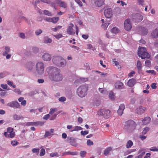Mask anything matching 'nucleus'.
<instances>
[{
  "label": "nucleus",
  "instance_id": "obj_25",
  "mask_svg": "<svg viewBox=\"0 0 158 158\" xmlns=\"http://www.w3.org/2000/svg\"><path fill=\"white\" fill-rule=\"evenodd\" d=\"M152 35L153 38L158 37V28H156L152 33Z\"/></svg>",
  "mask_w": 158,
  "mask_h": 158
},
{
  "label": "nucleus",
  "instance_id": "obj_21",
  "mask_svg": "<svg viewBox=\"0 0 158 158\" xmlns=\"http://www.w3.org/2000/svg\"><path fill=\"white\" fill-rule=\"evenodd\" d=\"M146 110V108L142 106H140L137 109V113L138 114H142Z\"/></svg>",
  "mask_w": 158,
  "mask_h": 158
},
{
  "label": "nucleus",
  "instance_id": "obj_63",
  "mask_svg": "<svg viewBox=\"0 0 158 158\" xmlns=\"http://www.w3.org/2000/svg\"><path fill=\"white\" fill-rule=\"evenodd\" d=\"M51 135V134L50 133L49 131H47L45 133L44 135V137H46L48 136Z\"/></svg>",
  "mask_w": 158,
  "mask_h": 158
},
{
  "label": "nucleus",
  "instance_id": "obj_29",
  "mask_svg": "<svg viewBox=\"0 0 158 158\" xmlns=\"http://www.w3.org/2000/svg\"><path fill=\"white\" fill-rule=\"evenodd\" d=\"M34 66V64L31 62H29L27 64V66L28 69L29 70L32 69Z\"/></svg>",
  "mask_w": 158,
  "mask_h": 158
},
{
  "label": "nucleus",
  "instance_id": "obj_49",
  "mask_svg": "<svg viewBox=\"0 0 158 158\" xmlns=\"http://www.w3.org/2000/svg\"><path fill=\"white\" fill-rule=\"evenodd\" d=\"M145 64L146 66L149 67L151 65V62L149 60H147L145 62Z\"/></svg>",
  "mask_w": 158,
  "mask_h": 158
},
{
  "label": "nucleus",
  "instance_id": "obj_45",
  "mask_svg": "<svg viewBox=\"0 0 158 158\" xmlns=\"http://www.w3.org/2000/svg\"><path fill=\"white\" fill-rule=\"evenodd\" d=\"M87 145L89 146L93 145L94 144L93 142L91 141L90 139L87 140Z\"/></svg>",
  "mask_w": 158,
  "mask_h": 158
},
{
  "label": "nucleus",
  "instance_id": "obj_57",
  "mask_svg": "<svg viewBox=\"0 0 158 158\" xmlns=\"http://www.w3.org/2000/svg\"><path fill=\"white\" fill-rule=\"evenodd\" d=\"M135 73V72L134 71H132L130 73H129L128 75V76L129 77H132L134 75Z\"/></svg>",
  "mask_w": 158,
  "mask_h": 158
},
{
  "label": "nucleus",
  "instance_id": "obj_31",
  "mask_svg": "<svg viewBox=\"0 0 158 158\" xmlns=\"http://www.w3.org/2000/svg\"><path fill=\"white\" fill-rule=\"evenodd\" d=\"M133 144V143L132 141L131 140H129L127 142L126 145V148H130L132 146Z\"/></svg>",
  "mask_w": 158,
  "mask_h": 158
},
{
  "label": "nucleus",
  "instance_id": "obj_38",
  "mask_svg": "<svg viewBox=\"0 0 158 158\" xmlns=\"http://www.w3.org/2000/svg\"><path fill=\"white\" fill-rule=\"evenodd\" d=\"M41 148V147H40V148H34L32 150V152L35 153H38V154L39 153V151L40 150Z\"/></svg>",
  "mask_w": 158,
  "mask_h": 158
},
{
  "label": "nucleus",
  "instance_id": "obj_44",
  "mask_svg": "<svg viewBox=\"0 0 158 158\" xmlns=\"http://www.w3.org/2000/svg\"><path fill=\"white\" fill-rule=\"evenodd\" d=\"M149 130V128L148 127L145 128L142 131V134L144 135Z\"/></svg>",
  "mask_w": 158,
  "mask_h": 158
},
{
  "label": "nucleus",
  "instance_id": "obj_56",
  "mask_svg": "<svg viewBox=\"0 0 158 158\" xmlns=\"http://www.w3.org/2000/svg\"><path fill=\"white\" fill-rule=\"evenodd\" d=\"M81 135H87L88 133V131H82L81 132Z\"/></svg>",
  "mask_w": 158,
  "mask_h": 158
},
{
  "label": "nucleus",
  "instance_id": "obj_54",
  "mask_svg": "<svg viewBox=\"0 0 158 158\" xmlns=\"http://www.w3.org/2000/svg\"><path fill=\"white\" fill-rule=\"evenodd\" d=\"M109 24L110 23H106L102 25V28L104 29L108 27Z\"/></svg>",
  "mask_w": 158,
  "mask_h": 158
},
{
  "label": "nucleus",
  "instance_id": "obj_37",
  "mask_svg": "<svg viewBox=\"0 0 158 158\" xmlns=\"http://www.w3.org/2000/svg\"><path fill=\"white\" fill-rule=\"evenodd\" d=\"M40 149L41 150L40 154V156H43L45 155V149L42 148V147Z\"/></svg>",
  "mask_w": 158,
  "mask_h": 158
},
{
  "label": "nucleus",
  "instance_id": "obj_48",
  "mask_svg": "<svg viewBox=\"0 0 158 158\" xmlns=\"http://www.w3.org/2000/svg\"><path fill=\"white\" fill-rule=\"evenodd\" d=\"M7 84L9 85L10 86H12L14 88H15L16 87L15 85H14L13 83L10 81H8Z\"/></svg>",
  "mask_w": 158,
  "mask_h": 158
},
{
  "label": "nucleus",
  "instance_id": "obj_46",
  "mask_svg": "<svg viewBox=\"0 0 158 158\" xmlns=\"http://www.w3.org/2000/svg\"><path fill=\"white\" fill-rule=\"evenodd\" d=\"M19 142L16 140H14L11 142V144L13 146H16L19 144Z\"/></svg>",
  "mask_w": 158,
  "mask_h": 158
},
{
  "label": "nucleus",
  "instance_id": "obj_26",
  "mask_svg": "<svg viewBox=\"0 0 158 158\" xmlns=\"http://www.w3.org/2000/svg\"><path fill=\"white\" fill-rule=\"evenodd\" d=\"M150 118L149 117H147L142 120V122L144 125H146L149 123L150 121Z\"/></svg>",
  "mask_w": 158,
  "mask_h": 158
},
{
  "label": "nucleus",
  "instance_id": "obj_19",
  "mask_svg": "<svg viewBox=\"0 0 158 158\" xmlns=\"http://www.w3.org/2000/svg\"><path fill=\"white\" fill-rule=\"evenodd\" d=\"M136 82V81L135 79H131L128 81L127 85L129 86L132 87L135 84Z\"/></svg>",
  "mask_w": 158,
  "mask_h": 158
},
{
  "label": "nucleus",
  "instance_id": "obj_33",
  "mask_svg": "<svg viewBox=\"0 0 158 158\" xmlns=\"http://www.w3.org/2000/svg\"><path fill=\"white\" fill-rule=\"evenodd\" d=\"M59 19V17H53L51 18V22L53 23H56L58 21Z\"/></svg>",
  "mask_w": 158,
  "mask_h": 158
},
{
  "label": "nucleus",
  "instance_id": "obj_47",
  "mask_svg": "<svg viewBox=\"0 0 158 158\" xmlns=\"http://www.w3.org/2000/svg\"><path fill=\"white\" fill-rule=\"evenodd\" d=\"M42 32V31L40 29H39L35 31V34L38 35L41 34Z\"/></svg>",
  "mask_w": 158,
  "mask_h": 158
},
{
  "label": "nucleus",
  "instance_id": "obj_52",
  "mask_svg": "<svg viewBox=\"0 0 158 158\" xmlns=\"http://www.w3.org/2000/svg\"><path fill=\"white\" fill-rule=\"evenodd\" d=\"M33 52L35 53H37L39 52V48L37 47H35L32 48Z\"/></svg>",
  "mask_w": 158,
  "mask_h": 158
},
{
  "label": "nucleus",
  "instance_id": "obj_4",
  "mask_svg": "<svg viewBox=\"0 0 158 158\" xmlns=\"http://www.w3.org/2000/svg\"><path fill=\"white\" fill-rule=\"evenodd\" d=\"M136 124L132 120H128L125 122L124 127L125 129L129 131H133L135 129Z\"/></svg>",
  "mask_w": 158,
  "mask_h": 158
},
{
  "label": "nucleus",
  "instance_id": "obj_1",
  "mask_svg": "<svg viewBox=\"0 0 158 158\" xmlns=\"http://www.w3.org/2000/svg\"><path fill=\"white\" fill-rule=\"evenodd\" d=\"M46 70L51 81H60L63 79V76L60 73V69L57 68L50 66L47 68Z\"/></svg>",
  "mask_w": 158,
  "mask_h": 158
},
{
  "label": "nucleus",
  "instance_id": "obj_10",
  "mask_svg": "<svg viewBox=\"0 0 158 158\" xmlns=\"http://www.w3.org/2000/svg\"><path fill=\"white\" fill-rule=\"evenodd\" d=\"M124 27L125 29L127 31L130 30L131 28V23L129 19H127L125 21Z\"/></svg>",
  "mask_w": 158,
  "mask_h": 158
},
{
  "label": "nucleus",
  "instance_id": "obj_35",
  "mask_svg": "<svg viewBox=\"0 0 158 158\" xmlns=\"http://www.w3.org/2000/svg\"><path fill=\"white\" fill-rule=\"evenodd\" d=\"M62 27V26H58L54 28H52V30L53 31L56 32L61 29Z\"/></svg>",
  "mask_w": 158,
  "mask_h": 158
},
{
  "label": "nucleus",
  "instance_id": "obj_11",
  "mask_svg": "<svg viewBox=\"0 0 158 158\" xmlns=\"http://www.w3.org/2000/svg\"><path fill=\"white\" fill-rule=\"evenodd\" d=\"M105 16L106 18H111L112 15V10L111 8H106L104 10V12Z\"/></svg>",
  "mask_w": 158,
  "mask_h": 158
},
{
  "label": "nucleus",
  "instance_id": "obj_27",
  "mask_svg": "<svg viewBox=\"0 0 158 158\" xmlns=\"http://www.w3.org/2000/svg\"><path fill=\"white\" fill-rule=\"evenodd\" d=\"M137 67L138 70V72L139 73L142 68V65L140 61L138 60L137 62Z\"/></svg>",
  "mask_w": 158,
  "mask_h": 158
},
{
  "label": "nucleus",
  "instance_id": "obj_62",
  "mask_svg": "<svg viewBox=\"0 0 158 158\" xmlns=\"http://www.w3.org/2000/svg\"><path fill=\"white\" fill-rule=\"evenodd\" d=\"M56 3L55 2V1H54V2H52L51 3V6L52 7H53L55 10L56 9Z\"/></svg>",
  "mask_w": 158,
  "mask_h": 158
},
{
  "label": "nucleus",
  "instance_id": "obj_20",
  "mask_svg": "<svg viewBox=\"0 0 158 158\" xmlns=\"http://www.w3.org/2000/svg\"><path fill=\"white\" fill-rule=\"evenodd\" d=\"M123 83L120 81H117L114 84V86L116 88L122 89L123 88Z\"/></svg>",
  "mask_w": 158,
  "mask_h": 158
},
{
  "label": "nucleus",
  "instance_id": "obj_39",
  "mask_svg": "<svg viewBox=\"0 0 158 158\" xmlns=\"http://www.w3.org/2000/svg\"><path fill=\"white\" fill-rule=\"evenodd\" d=\"M44 14L46 15L49 16H51L52 15L51 13L48 10H44Z\"/></svg>",
  "mask_w": 158,
  "mask_h": 158
},
{
  "label": "nucleus",
  "instance_id": "obj_43",
  "mask_svg": "<svg viewBox=\"0 0 158 158\" xmlns=\"http://www.w3.org/2000/svg\"><path fill=\"white\" fill-rule=\"evenodd\" d=\"M116 59H114L113 60V62H114L113 64H114L117 67H119V64L118 62L116 60Z\"/></svg>",
  "mask_w": 158,
  "mask_h": 158
},
{
  "label": "nucleus",
  "instance_id": "obj_64",
  "mask_svg": "<svg viewBox=\"0 0 158 158\" xmlns=\"http://www.w3.org/2000/svg\"><path fill=\"white\" fill-rule=\"evenodd\" d=\"M139 5H143L144 2L143 0H137Z\"/></svg>",
  "mask_w": 158,
  "mask_h": 158
},
{
  "label": "nucleus",
  "instance_id": "obj_17",
  "mask_svg": "<svg viewBox=\"0 0 158 158\" xmlns=\"http://www.w3.org/2000/svg\"><path fill=\"white\" fill-rule=\"evenodd\" d=\"M125 109V105L124 104H121L117 110V113L119 115H121L123 113V111Z\"/></svg>",
  "mask_w": 158,
  "mask_h": 158
},
{
  "label": "nucleus",
  "instance_id": "obj_9",
  "mask_svg": "<svg viewBox=\"0 0 158 158\" xmlns=\"http://www.w3.org/2000/svg\"><path fill=\"white\" fill-rule=\"evenodd\" d=\"M67 141L73 146L76 147L78 145L76 140L74 138L69 136L67 138Z\"/></svg>",
  "mask_w": 158,
  "mask_h": 158
},
{
  "label": "nucleus",
  "instance_id": "obj_58",
  "mask_svg": "<svg viewBox=\"0 0 158 158\" xmlns=\"http://www.w3.org/2000/svg\"><path fill=\"white\" fill-rule=\"evenodd\" d=\"M150 150L152 151H158V149L156 147H152L151 148Z\"/></svg>",
  "mask_w": 158,
  "mask_h": 158
},
{
  "label": "nucleus",
  "instance_id": "obj_5",
  "mask_svg": "<svg viewBox=\"0 0 158 158\" xmlns=\"http://www.w3.org/2000/svg\"><path fill=\"white\" fill-rule=\"evenodd\" d=\"M5 136L7 138H13L15 135V133L14 131V129L11 127H9L7 129V131L4 133Z\"/></svg>",
  "mask_w": 158,
  "mask_h": 158
},
{
  "label": "nucleus",
  "instance_id": "obj_51",
  "mask_svg": "<svg viewBox=\"0 0 158 158\" xmlns=\"http://www.w3.org/2000/svg\"><path fill=\"white\" fill-rule=\"evenodd\" d=\"M69 155H75L78 154V152H68Z\"/></svg>",
  "mask_w": 158,
  "mask_h": 158
},
{
  "label": "nucleus",
  "instance_id": "obj_3",
  "mask_svg": "<svg viewBox=\"0 0 158 158\" xmlns=\"http://www.w3.org/2000/svg\"><path fill=\"white\" fill-rule=\"evenodd\" d=\"M138 54L142 59H148L150 57L149 53L147 52L146 49L143 47H140L138 49Z\"/></svg>",
  "mask_w": 158,
  "mask_h": 158
},
{
  "label": "nucleus",
  "instance_id": "obj_30",
  "mask_svg": "<svg viewBox=\"0 0 158 158\" xmlns=\"http://www.w3.org/2000/svg\"><path fill=\"white\" fill-rule=\"evenodd\" d=\"M44 124V122L43 121H38L34 122V125L37 126H42Z\"/></svg>",
  "mask_w": 158,
  "mask_h": 158
},
{
  "label": "nucleus",
  "instance_id": "obj_50",
  "mask_svg": "<svg viewBox=\"0 0 158 158\" xmlns=\"http://www.w3.org/2000/svg\"><path fill=\"white\" fill-rule=\"evenodd\" d=\"M54 36L56 39L58 40H59L60 38H62L63 36V35L60 34L54 35Z\"/></svg>",
  "mask_w": 158,
  "mask_h": 158
},
{
  "label": "nucleus",
  "instance_id": "obj_16",
  "mask_svg": "<svg viewBox=\"0 0 158 158\" xmlns=\"http://www.w3.org/2000/svg\"><path fill=\"white\" fill-rule=\"evenodd\" d=\"M148 33L147 29L143 27H141L139 28V33L142 35H145Z\"/></svg>",
  "mask_w": 158,
  "mask_h": 158
},
{
  "label": "nucleus",
  "instance_id": "obj_13",
  "mask_svg": "<svg viewBox=\"0 0 158 158\" xmlns=\"http://www.w3.org/2000/svg\"><path fill=\"white\" fill-rule=\"evenodd\" d=\"M61 59L62 57L57 56L53 58L52 61L54 64L58 66Z\"/></svg>",
  "mask_w": 158,
  "mask_h": 158
},
{
  "label": "nucleus",
  "instance_id": "obj_8",
  "mask_svg": "<svg viewBox=\"0 0 158 158\" xmlns=\"http://www.w3.org/2000/svg\"><path fill=\"white\" fill-rule=\"evenodd\" d=\"M7 106L15 108H20V104L16 101H13L7 104Z\"/></svg>",
  "mask_w": 158,
  "mask_h": 158
},
{
  "label": "nucleus",
  "instance_id": "obj_15",
  "mask_svg": "<svg viewBox=\"0 0 158 158\" xmlns=\"http://www.w3.org/2000/svg\"><path fill=\"white\" fill-rule=\"evenodd\" d=\"M55 2L58 4L60 7L65 8L67 7V4L64 1L61 0H55Z\"/></svg>",
  "mask_w": 158,
  "mask_h": 158
},
{
  "label": "nucleus",
  "instance_id": "obj_60",
  "mask_svg": "<svg viewBox=\"0 0 158 158\" xmlns=\"http://www.w3.org/2000/svg\"><path fill=\"white\" fill-rule=\"evenodd\" d=\"M87 81V78H81L80 79V81H81V82H85Z\"/></svg>",
  "mask_w": 158,
  "mask_h": 158
},
{
  "label": "nucleus",
  "instance_id": "obj_24",
  "mask_svg": "<svg viewBox=\"0 0 158 158\" xmlns=\"http://www.w3.org/2000/svg\"><path fill=\"white\" fill-rule=\"evenodd\" d=\"M66 64V60L62 57V59L61 60V61H60L59 64L58 65V66L63 67L65 66Z\"/></svg>",
  "mask_w": 158,
  "mask_h": 158
},
{
  "label": "nucleus",
  "instance_id": "obj_12",
  "mask_svg": "<svg viewBox=\"0 0 158 158\" xmlns=\"http://www.w3.org/2000/svg\"><path fill=\"white\" fill-rule=\"evenodd\" d=\"M119 31V30L117 27H114L111 29L110 32H108L106 33V35L107 37L110 38L112 37V35H110L111 33L116 34L118 33Z\"/></svg>",
  "mask_w": 158,
  "mask_h": 158
},
{
  "label": "nucleus",
  "instance_id": "obj_59",
  "mask_svg": "<svg viewBox=\"0 0 158 158\" xmlns=\"http://www.w3.org/2000/svg\"><path fill=\"white\" fill-rule=\"evenodd\" d=\"M75 1L80 6H82V2L80 0H75Z\"/></svg>",
  "mask_w": 158,
  "mask_h": 158
},
{
  "label": "nucleus",
  "instance_id": "obj_40",
  "mask_svg": "<svg viewBox=\"0 0 158 158\" xmlns=\"http://www.w3.org/2000/svg\"><path fill=\"white\" fill-rule=\"evenodd\" d=\"M57 111V109L56 108H51L50 110V111L49 113L50 114H52L54 113Z\"/></svg>",
  "mask_w": 158,
  "mask_h": 158
},
{
  "label": "nucleus",
  "instance_id": "obj_6",
  "mask_svg": "<svg viewBox=\"0 0 158 158\" xmlns=\"http://www.w3.org/2000/svg\"><path fill=\"white\" fill-rule=\"evenodd\" d=\"M97 114L99 115L103 116L104 118L107 119L109 118L111 116V113L109 110L100 109L98 111Z\"/></svg>",
  "mask_w": 158,
  "mask_h": 158
},
{
  "label": "nucleus",
  "instance_id": "obj_41",
  "mask_svg": "<svg viewBox=\"0 0 158 158\" xmlns=\"http://www.w3.org/2000/svg\"><path fill=\"white\" fill-rule=\"evenodd\" d=\"M86 152L85 151H81L80 153V156L82 158H83L85 156L86 154Z\"/></svg>",
  "mask_w": 158,
  "mask_h": 158
},
{
  "label": "nucleus",
  "instance_id": "obj_61",
  "mask_svg": "<svg viewBox=\"0 0 158 158\" xmlns=\"http://www.w3.org/2000/svg\"><path fill=\"white\" fill-rule=\"evenodd\" d=\"M6 76V74L5 73H0V79L3 78Z\"/></svg>",
  "mask_w": 158,
  "mask_h": 158
},
{
  "label": "nucleus",
  "instance_id": "obj_2",
  "mask_svg": "<svg viewBox=\"0 0 158 158\" xmlns=\"http://www.w3.org/2000/svg\"><path fill=\"white\" fill-rule=\"evenodd\" d=\"M88 87L87 85H83L80 86L77 89V92L78 95L83 98L87 95Z\"/></svg>",
  "mask_w": 158,
  "mask_h": 158
},
{
  "label": "nucleus",
  "instance_id": "obj_34",
  "mask_svg": "<svg viewBox=\"0 0 158 158\" xmlns=\"http://www.w3.org/2000/svg\"><path fill=\"white\" fill-rule=\"evenodd\" d=\"M109 97L110 99L114 100L115 99V95L114 94V93L111 91L109 93Z\"/></svg>",
  "mask_w": 158,
  "mask_h": 158
},
{
  "label": "nucleus",
  "instance_id": "obj_28",
  "mask_svg": "<svg viewBox=\"0 0 158 158\" xmlns=\"http://www.w3.org/2000/svg\"><path fill=\"white\" fill-rule=\"evenodd\" d=\"M112 150V148L111 147H109L106 148L104 152V155L106 156L108 155L110 153V152Z\"/></svg>",
  "mask_w": 158,
  "mask_h": 158
},
{
  "label": "nucleus",
  "instance_id": "obj_32",
  "mask_svg": "<svg viewBox=\"0 0 158 158\" xmlns=\"http://www.w3.org/2000/svg\"><path fill=\"white\" fill-rule=\"evenodd\" d=\"M5 51L3 53L4 56L6 55L10 52V48L8 47H5Z\"/></svg>",
  "mask_w": 158,
  "mask_h": 158
},
{
  "label": "nucleus",
  "instance_id": "obj_36",
  "mask_svg": "<svg viewBox=\"0 0 158 158\" xmlns=\"http://www.w3.org/2000/svg\"><path fill=\"white\" fill-rule=\"evenodd\" d=\"M82 129L81 127L80 126H76L74 127V129L73 130H71V132L73 131H78L81 130Z\"/></svg>",
  "mask_w": 158,
  "mask_h": 158
},
{
  "label": "nucleus",
  "instance_id": "obj_55",
  "mask_svg": "<svg viewBox=\"0 0 158 158\" xmlns=\"http://www.w3.org/2000/svg\"><path fill=\"white\" fill-rule=\"evenodd\" d=\"M50 115L49 114L45 115L43 117V119L45 120H47L50 117Z\"/></svg>",
  "mask_w": 158,
  "mask_h": 158
},
{
  "label": "nucleus",
  "instance_id": "obj_14",
  "mask_svg": "<svg viewBox=\"0 0 158 158\" xmlns=\"http://www.w3.org/2000/svg\"><path fill=\"white\" fill-rule=\"evenodd\" d=\"M74 25L73 23H71L67 29L66 32L69 35H72L75 34V32L73 31V27Z\"/></svg>",
  "mask_w": 158,
  "mask_h": 158
},
{
  "label": "nucleus",
  "instance_id": "obj_23",
  "mask_svg": "<svg viewBox=\"0 0 158 158\" xmlns=\"http://www.w3.org/2000/svg\"><path fill=\"white\" fill-rule=\"evenodd\" d=\"M133 16L135 17L137 21H140L143 20V16L140 14L138 13L135 14L133 15Z\"/></svg>",
  "mask_w": 158,
  "mask_h": 158
},
{
  "label": "nucleus",
  "instance_id": "obj_7",
  "mask_svg": "<svg viewBox=\"0 0 158 158\" xmlns=\"http://www.w3.org/2000/svg\"><path fill=\"white\" fill-rule=\"evenodd\" d=\"M36 70L38 73L40 75L43 74L44 69V64L41 62H39L37 63L36 65Z\"/></svg>",
  "mask_w": 158,
  "mask_h": 158
},
{
  "label": "nucleus",
  "instance_id": "obj_22",
  "mask_svg": "<svg viewBox=\"0 0 158 158\" xmlns=\"http://www.w3.org/2000/svg\"><path fill=\"white\" fill-rule=\"evenodd\" d=\"M94 3L95 5L98 7L102 6L104 3L102 0H96Z\"/></svg>",
  "mask_w": 158,
  "mask_h": 158
},
{
  "label": "nucleus",
  "instance_id": "obj_53",
  "mask_svg": "<svg viewBox=\"0 0 158 158\" xmlns=\"http://www.w3.org/2000/svg\"><path fill=\"white\" fill-rule=\"evenodd\" d=\"M66 98L64 97H62L59 98V100L61 102H63L65 101Z\"/></svg>",
  "mask_w": 158,
  "mask_h": 158
},
{
  "label": "nucleus",
  "instance_id": "obj_42",
  "mask_svg": "<svg viewBox=\"0 0 158 158\" xmlns=\"http://www.w3.org/2000/svg\"><path fill=\"white\" fill-rule=\"evenodd\" d=\"M13 118L14 119L19 120L21 118V117L16 114H15L13 115Z\"/></svg>",
  "mask_w": 158,
  "mask_h": 158
},
{
  "label": "nucleus",
  "instance_id": "obj_18",
  "mask_svg": "<svg viewBox=\"0 0 158 158\" xmlns=\"http://www.w3.org/2000/svg\"><path fill=\"white\" fill-rule=\"evenodd\" d=\"M42 58L44 61H49L51 59V56L49 54L45 53L42 55Z\"/></svg>",
  "mask_w": 158,
  "mask_h": 158
}]
</instances>
